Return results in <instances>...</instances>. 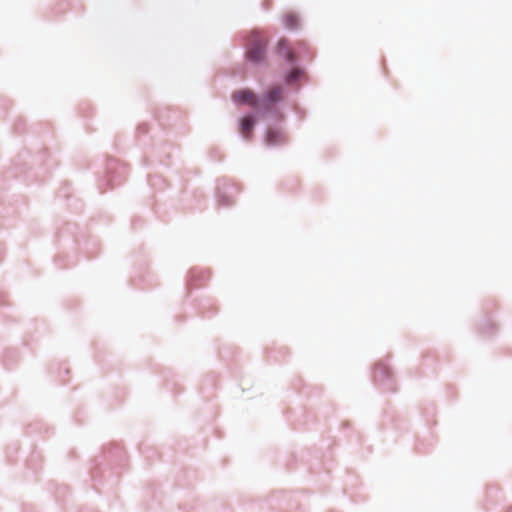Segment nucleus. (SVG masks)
Segmentation results:
<instances>
[{
    "label": "nucleus",
    "mask_w": 512,
    "mask_h": 512,
    "mask_svg": "<svg viewBox=\"0 0 512 512\" xmlns=\"http://www.w3.org/2000/svg\"><path fill=\"white\" fill-rule=\"evenodd\" d=\"M267 46V39L259 32L251 34L247 49V57L253 62H260L264 56Z\"/></svg>",
    "instance_id": "1"
},
{
    "label": "nucleus",
    "mask_w": 512,
    "mask_h": 512,
    "mask_svg": "<svg viewBox=\"0 0 512 512\" xmlns=\"http://www.w3.org/2000/svg\"><path fill=\"white\" fill-rule=\"evenodd\" d=\"M232 100L237 104H246L253 108H262L261 100L249 89H240L233 92Z\"/></svg>",
    "instance_id": "2"
},
{
    "label": "nucleus",
    "mask_w": 512,
    "mask_h": 512,
    "mask_svg": "<svg viewBox=\"0 0 512 512\" xmlns=\"http://www.w3.org/2000/svg\"><path fill=\"white\" fill-rule=\"evenodd\" d=\"M282 98L283 88L281 86L271 87L261 99V107L264 109H269Z\"/></svg>",
    "instance_id": "3"
},
{
    "label": "nucleus",
    "mask_w": 512,
    "mask_h": 512,
    "mask_svg": "<svg viewBox=\"0 0 512 512\" xmlns=\"http://www.w3.org/2000/svg\"><path fill=\"white\" fill-rule=\"evenodd\" d=\"M254 125L255 119L251 115L245 116L240 120L239 131L245 139H251Z\"/></svg>",
    "instance_id": "4"
},
{
    "label": "nucleus",
    "mask_w": 512,
    "mask_h": 512,
    "mask_svg": "<svg viewBox=\"0 0 512 512\" xmlns=\"http://www.w3.org/2000/svg\"><path fill=\"white\" fill-rule=\"evenodd\" d=\"M265 140L269 145H276L284 142L285 136L280 130L270 129L267 131Z\"/></svg>",
    "instance_id": "5"
},
{
    "label": "nucleus",
    "mask_w": 512,
    "mask_h": 512,
    "mask_svg": "<svg viewBox=\"0 0 512 512\" xmlns=\"http://www.w3.org/2000/svg\"><path fill=\"white\" fill-rule=\"evenodd\" d=\"M277 51L279 54L287 57L288 60L292 61L294 55L292 51L289 49L287 41L285 39H281L277 44Z\"/></svg>",
    "instance_id": "6"
},
{
    "label": "nucleus",
    "mask_w": 512,
    "mask_h": 512,
    "mask_svg": "<svg viewBox=\"0 0 512 512\" xmlns=\"http://www.w3.org/2000/svg\"><path fill=\"white\" fill-rule=\"evenodd\" d=\"M284 21H285L286 26L291 29L296 27V25H297V18H296V16H294L292 14H287L284 17Z\"/></svg>",
    "instance_id": "7"
},
{
    "label": "nucleus",
    "mask_w": 512,
    "mask_h": 512,
    "mask_svg": "<svg viewBox=\"0 0 512 512\" xmlns=\"http://www.w3.org/2000/svg\"><path fill=\"white\" fill-rule=\"evenodd\" d=\"M299 74H300L299 69H293L287 76V81L292 82V81L296 80Z\"/></svg>",
    "instance_id": "8"
}]
</instances>
